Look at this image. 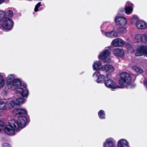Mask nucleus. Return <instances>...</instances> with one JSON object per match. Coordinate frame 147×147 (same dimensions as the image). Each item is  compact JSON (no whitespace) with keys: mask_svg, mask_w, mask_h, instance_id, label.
Returning <instances> with one entry per match:
<instances>
[{"mask_svg":"<svg viewBox=\"0 0 147 147\" xmlns=\"http://www.w3.org/2000/svg\"><path fill=\"white\" fill-rule=\"evenodd\" d=\"M26 119L19 118L18 119H12L9 121L8 124L4 128L5 133L8 135L12 136L15 134V131H18L20 128H22L25 126Z\"/></svg>","mask_w":147,"mask_h":147,"instance_id":"obj_1","label":"nucleus"},{"mask_svg":"<svg viewBox=\"0 0 147 147\" xmlns=\"http://www.w3.org/2000/svg\"><path fill=\"white\" fill-rule=\"evenodd\" d=\"M26 100L23 98H17L13 97L8 100L7 102L0 100V110H5L11 107H14L25 102Z\"/></svg>","mask_w":147,"mask_h":147,"instance_id":"obj_2","label":"nucleus"},{"mask_svg":"<svg viewBox=\"0 0 147 147\" xmlns=\"http://www.w3.org/2000/svg\"><path fill=\"white\" fill-rule=\"evenodd\" d=\"M131 82L130 76L128 73L124 72L120 74L119 84L120 88L125 87Z\"/></svg>","mask_w":147,"mask_h":147,"instance_id":"obj_3","label":"nucleus"},{"mask_svg":"<svg viewBox=\"0 0 147 147\" xmlns=\"http://www.w3.org/2000/svg\"><path fill=\"white\" fill-rule=\"evenodd\" d=\"M111 55L110 48L109 47L106 48L104 51L98 56L99 59H101L106 62H109L111 59L109 56Z\"/></svg>","mask_w":147,"mask_h":147,"instance_id":"obj_4","label":"nucleus"},{"mask_svg":"<svg viewBox=\"0 0 147 147\" xmlns=\"http://www.w3.org/2000/svg\"><path fill=\"white\" fill-rule=\"evenodd\" d=\"M13 23V22L11 19L5 17L2 20L1 25L3 29L8 30L11 28Z\"/></svg>","mask_w":147,"mask_h":147,"instance_id":"obj_5","label":"nucleus"},{"mask_svg":"<svg viewBox=\"0 0 147 147\" xmlns=\"http://www.w3.org/2000/svg\"><path fill=\"white\" fill-rule=\"evenodd\" d=\"M135 55L137 56L144 55L147 57V46L141 45L136 50Z\"/></svg>","mask_w":147,"mask_h":147,"instance_id":"obj_6","label":"nucleus"},{"mask_svg":"<svg viewBox=\"0 0 147 147\" xmlns=\"http://www.w3.org/2000/svg\"><path fill=\"white\" fill-rule=\"evenodd\" d=\"M13 113L16 114L18 116V119L19 118L21 117L22 118L24 117L26 119V121L25 123V125L27 122V119L25 117V115L27 114V111L26 109H15L13 111Z\"/></svg>","mask_w":147,"mask_h":147,"instance_id":"obj_7","label":"nucleus"},{"mask_svg":"<svg viewBox=\"0 0 147 147\" xmlns=\"http://www.w3.org/2000/svg\"><path fill=\"white\" fill-rule=\"evenodd\" d=\"M104 83L105 86L113 90L120 88V87L119 85H118L115 82L110 79L105 80Z\"/></svg>","mask_w":147,"mask_h":147,"instance_id":"obj_8","label":"nucleus"},{"mask_svg":"<svg viewBox=\"0 0 147 147\" xmlns=\"http://www.w3.org/2000/svg\"><path fill=\"white\" fill-rule=\"evenodd\" d=\"M115 22L117 25L119 26H125L127 23L126 19L122 16H116L115 18Z\"/></svg>","mask_w":147,"mask_h":147,"instance_id":"obj_9","label":"nucleus"},{"mask_svg":"<svg viewBox=\"0 0 147 147\" xmlns=\"http://www.w3.org/2000/svg\"><path fill=\"white\" fill-rule=\"evenodd\" d=\"M113 54L116 57L122 58L125 56V53L123 49L119 48H115L112 52Z\"/></svg>","mask_w":147,"mask_h":147,"instance_id":"obj_10","label":"nucleus"},{"mask_svg":"<svg viewBox=\"0 0 147 147\" xmlns=\"http://www.w3.org/2000/svg\"><path fill=\"white\" fill-rule=\"evenodd\" d=\"M93 76L94 78L98 77L96 82L98 83H103L105 79V76L101 74L98 71L94 72L93 74Z\"/></svg>","mask_w":147,"mask_h":147,"instance_id":"obj_11","label":"nucleus"},{"mask_svg":"<svg viewBox=\"0 0 147 147\" xmlns=\"http://www.w3.org/2000/svg\"><path fill=\"white\" fill-rule=\"evenodd\" d=\"M115 141L112 138H109L107 139L103 143V147H115Z\"/></svg>","mask_w":147,"mask_h":147,"instance_id":"obj_12","label":"nucleus"},{"mask_svg":"<svg viewBox=\"0 0 147 147\" xmlns=\"http://www.w3.org/2000/svg\"><path fill=\"white\" fill-rule=\"evenodd\" d=\"M15 90L23 97H27L29 95V91L27 88H17L15 89Z\"/></svg>","mask_w":147,"mask_h":147,"instance_id":"obj_13","label":"nucleus"},{"mask_svg":"<svg viewBox=\"0 0 147 147\" xmlns=\"http://www.w3.org/2000/svg\"><path fill=\"white\" fill-rule=\"evenodd\" d=\"M111 44L115 47H120L123 46L124 44V41L120 38H117L114 39Z\"/></svg>","mask_w":147,"mask_h":147,"instance_id":"obj_14","label":"nucleus"},{"mask_svg":"<svg viewBox=\"0 0 147 147\" xmlns=\"http://www.w3.org/2000/svg\"><path fill=\"white\" fill-rule=\"evenodd\" d=\"M114 68L110 64H105L102 65V71L107 73H111L114 71Z\"/></svg>","mask_w":147,"mask_h":147,"instance_id":"obj_15","label":"nucleus"},{"mask_svg":"<svg viewBox=\"0 0 147 147\" xmlns=\"http://www.w3.org/2000/svg\"><path fill=\"white\" fill-rule=\"evenodd\" d=\"M117 147H130L127 140L124 139H120L117 142Z\"/></svg>","mask_w":147,"mask_h":147,"instance_id":"obj_16","label":"nucleus"},{"mask_svg":"<svg viewBox=\"0 0 147 147\" xmlns=\"http://www.w3.org/2000/svg\"><path fill=\"white\" fill-rule=\"evenodd\" d=\"M15 76L14 74H10L8 75L6 78L8 88L11 87V84L15 79Z\"/></svg>","mask_w":147,"mask_h":147,"instance_id":"obj_17","label":"nucleus"},{"mask_svg":"<svg viewBox=\"0 0 147 147\" xmlns=\"http://www.w3.org/2000/svg\"><path fill=\"white\" fill-rule=\"evenodd\" d=\"M133 4L130 2L128 1L127 2L125 9V13L127 14H130L132 13L133 11Z\"/></svg>","mask_w":147,"mask_h":147,"instance_id":"obj_18","label":"nucleus"},{"mask_svg":"<svg viewBox=\"0 0 147 147\" xmlns=\"http://www.w3.org/2000/svg\"><path fill=\"white\" fill-rule=\"evenodd\" d=\"M136 27L141 29H145L147 28V23L145 21L139 20L136 23Z\"/></svg>","mask_w":147,"mask_h":147,"instance_id":"obj_19","label":"nucleus"},{"mask_svg":"<svg viewBox=\"0 0 147 147\" xmlns=\"http://www.w3.org/2000/svg\"><path fill=\"white\" fill-rule=\"evenodd\" d=\"M102 67L101 62L99 61H95L92 65L93 69L94 70L102 71Z\"/></svg>","mask_w":147,"mask_h":147,"instance_id":"obj_20","label":"nucleus"},{"mask_svg":"<svg viewBox=\"0 0 147 147\" xmlns=\"http://www.w3.org/2000/svg\"><path fill=\"white\" fill-rule=\"evenodd\" d=\"M103 34L106 36L111 38H115L118 36L117 33L113 30L110 32H104Z\"/></svg>","mask_w":147,"mask_h":147,"instance_id":"obj_21","label":"nucleus"},{"mask_svg":"<svg viewBox=\"0 0 147 147\" xmlns=\"http://www.w3.org/2000/svg\"><path fill=\"white\" fill-rule=\"evenodd\" d=\"M21 85V82L20 80L18 79H15L14 81L11 84V87L9 88H13V87L19 86Z\"/></svg>","mask_w":147,"mask_h":147,"instance_id":"obj_22","label":"nucleus"},{"mask_svg":"<svg viewBox=\"0 0 147 147\" xmlns=\"http://www.w3.org/2000/svg\"><path fill=\"white\" fill-rule=\"evenodd\" d=\"M133 70L137 73H141L143 72V70L140 68L136 65H134L132 67Z\"/></svg>","mask_w":147,"mask_h":147,"instance_id":"obj_23","label":"nucleus"},{"mask_svg":"<svg viewBox=\"0 0 147 147\" xmlns=\"http://www.w3.org/2000/svg\"><path fill=\"white\" fill-rule=\"evenodd\" d=\"M3 75V73H0V88L3 87L5 84V80Z\"/></svg>","mask_w":147,"mask_h":147,"instance_id":"obj_24","label":"nucleus"},{"mask_svg":"<svg viewBox=\"0 0 147 147\" xmlns=\"http://www.w3.org/2000/svg\"><path fill=\"white\" fill-rule=\"evenodd\" d=\"M142 36V34H136L134 36V40L135 42L138 43L140 40L141 41Z\"/></svg>","mask_w":147,"mask_h":147,"instance_id":"obj_25","label":"nucleus"},{"mask_svg":"<svg viewBox=\"0 0 147 147\" xmlns=\"http://www.w3.org/2000/svg\"><path fill=\"white\" fill-rule=\"evenodd\" d=\"M141 41L143 42L147 43V32L146 33L142 34Z\"/></svg>","mask_w":147,"mask_h":147,"instance_id":"obj_26","label":"nucleus"},{"mask_svg":"<svg viewBox=\"0 0 147 147\" xmlns=\"http://www.w3.org/2000/svg\"><path fill=\"white\" fill-rule=\"evenodd\" d=\"M98 115L100 119H103L105 118V115L104 111L102 110L99 111Z\"/></svg>","mask_w":147,"mask_h":147,"instance_id":"obj_27","label":"nucleus"},{"mask_svg":"<svg viewBox=\"0 0 147 147\" xmlns=\"http://www.w3.org/2000/svg\"><path fill=\"white\" fill-rule=\"evenodd\" d=\"M5 15V12L3 10H0V21L3 20Z\"/></svg>","mask_w":147,"mask_h":147,"instance_id":"obj_28","label":"nucleus"},{"mask_svg":"<svg viewBox=\"0 0 147 147\" xmlns=\"http://www.w3.org/2000/svg\"><path fill=\"white\" fill-rule=\"evenodd\" d=\"M139 20L138 18L136 16H134L131 19V23L132 24H134L135 23H136Z\"/></svg>","mask_w":147,"mask_h":147,"instance_id":"obj_29","label":"nucleus"},{"mask_svg":"<svg viewBox=\"0 0 147 147\" xmlns=\"http://www.w3.org/2000/svg\"><path fill=\"white\" fill-rule=\"evenodd\" d=\"M126 29L125 28L122 27L119 29L118 30V32L119 33H123L126 32Z\"/></svg>","mask_w":147,"mask_h":147,"instance_id":"obj_30","label":"nucleus"},{"mask_svg":"<svg viewBox=\"0 0 147 147\" xmlns=\"http://www.w3.org/2000/svg\"><path fill=\"white\" fill-rule=\"evenodd\" d=\"M6 13L8 16L9 17H11L13 15V11L10 10L7 11L6 12Z\"/></svg>","mask_w":147,"mask_h":147,"instance_id":"obj_31","label":"nucleus"},{"mask_svg":"<svg viewBox=\"0 0 147 147\" xmlns=\"http://www.w3.org/2000/svg\"><path fill=\"white\" fill-rule=\"evenodd\" d=\"M127 51H128L129 53H132L134 51V49L131 46H129L127 47Z\"/></svg>","mask_w":147,"mask_h":147,"instance_id":"obj_32","label":"nucleus"},{"mask_svg":"<svg viewBox=\"0 0 147 147\" xmlns=\"http://www.w3.org/2000/svg\"><path fill=\"white\" fill-rule=\"evenodd\" d=\"M40 6V3H38L35 6L34 9V11L36 12L38 11V8Z\"/></svg>","mask_w":147,"mask_h":147,"instance_id":"obj_33","label":"nucleus"},{"mask_svg":"<svg viewBox=\"0 0 147 147\" xmlns=\"http://www.w3.org/2000/svg\"><path fill=\"white\" fill-rule=\"evenodd\" d=\"M3 147H11L9 144L7 143H4L3 145Z\"/></svg>","mask_w":147,"mask_h":147,"instance_id":"obj_34","label":"nucleus"},{"mask_svg":"<svg viewBox=\"0 0 147 147\" xmlns=\"http://www.w3.org/2000/svg\"><path fill=\"white\" fill-rule=\"evenodd\" d=\"M144 83L145 86L147 88V81H144Z\"/></svg>","mask_w":147,"mask_h":147,"instance_id":"obj_35","label":"nucleus"},{"mask_svg":"<svg viewBox=\"0 0 147 147\" xmlns=\"http://www.w3.org/2000/svg\"><path fill=\"white\" fill-rule=\"evenodd\" d=\"M3 123L1 121H0V126H3Z\"/></svg>","mask_w":147,"mask_h":147,"instance_id":"obj_36","label":"nucleus"},{"mask_svg":"<svg viewBox=\"0 0 147 147\" xmlns=\"http://www.w3.org/2000/svg\"><path fill=\"white\" fill-rule=\"evenodd\" d=\"M3 129V126H0V132Z\"/></svg>","mask_w":147,"mask_h":147,"instance_id":"obj_37","label":"nucleus"},{"mask_svg":"<svg viewBox=\"0 0 147 147\" xmlns=\"http://www.w3.org/2000/svg\"><path fill=\"white\" fill-rule=\"evenodd\" d=\"M5 0H0V5L3 3Z\"/></svg>","mask_w":147,"mask_h":147,"instance_id":"obj_38","label":"nucleus"},{"mask_svg":"<svg viewBox=\"0 0 147 147\" xmlns=\"http://www.w3.org/2000/svg\"><path fill=\"white\" fill-rule=\"evenodd\" d=\"M24 89L27 88H26L27 85L26 84H24Z\"/></svg>","mask_w":147,"mask_h":147,"instance_id":"obj_39","label":"nucleus"},{"mask_svg":"<svg viewBox=\"0 0 147 147\" xmlns=\"http://www.w3.org/2000/svg\"><path fill=\"white\" fill-rule=\"evenodd\" d=\"M110 76H111V75L109 74H107L106 75L107 78H108Z\"/></svg>","mask_w":147,"mask_h":147,"instance_id":"obj_40","label":"nucleus"},{"mask_svg":"<svg viewBox=\"0 0 147 147\" xmlns=\"http://www.w3.org/2000/svg\"><path fill=\"white\" fill-rule=\"evenodd\" d=\"M1 113H0V117H1Z\"/></svg>","mask_w":147,"mask_h":147,"instance_id":"obj_41","label":"nucleus"},{"mask_svg":"<svg viewBox=\"0 0 147 147\" xmlns=\"http://www.w3.org/2000/svg\"><path fill=\"white\" fill-rule=\"evenodd\" d=\"M146 73L147 74V70L146 71Z\"/></svg>","mask_w":147,"mask_h":147,"instance_id":"obj_42","label":"nucleus"}]
</instances>
